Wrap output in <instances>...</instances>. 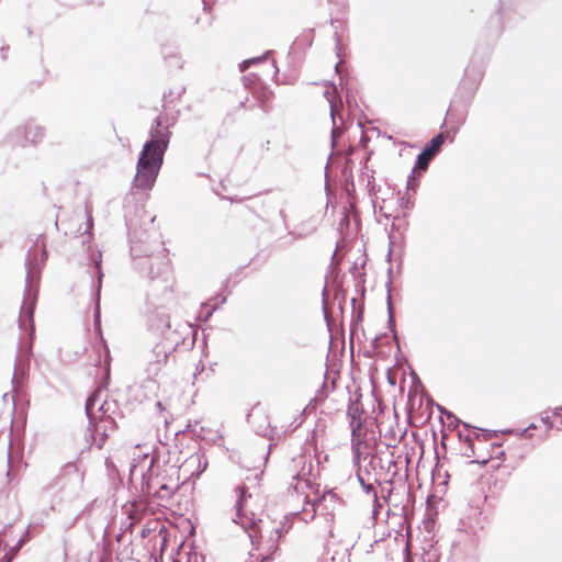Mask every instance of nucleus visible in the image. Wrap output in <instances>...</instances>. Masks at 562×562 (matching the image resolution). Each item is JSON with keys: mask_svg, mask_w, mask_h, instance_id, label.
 <instances>
[{"mask_svg": "<svg viewBox=\"0 0 562 562\" xmlns=\"http://www.w3.org/2000/svg\"><path fill=\"white\" fill-rule=\"evenodd\" d=\"M272 98H273V92L266 87H261L259 89V91L257 92V99L259 100L260 105L262 108H266L267 104L272 100Z\"/></svg>", "mask_w": 562, "mask_h": 562, "instance_id": "nucleus-10", "label": "nucleus"}, {"mask_svg": "<svg viewBox=\"0 0 562 562\" xmlns=\"http://www.w3.org/2000/svg\"><path fill=\"white\" fill-rule=\"evenodd\" d=\"M108 438H109L108 427L105 425L98 424L95 426V435H94V438H93L94 445L99 449H102L104 443H105V441L108 440Z\"/></svg>", "mask_w": 562, "mask_h": 562, "instance_id": "nucleus-8", "label": "nucleus"}, {"mask_svg": "<svg viewBox=\"0 0 562 562\" xmlns=\"http://www.w3.org/2000/svg\"><path fill=\"white\" fill-rule=\"evenodd\" d=\"M171 274V268L168 262H164L160 266H151L149 270L150 280L164 279L165 281H169V276Z\"/></svg>", "mask_w": 562, "mask_h": 562, "instance_id": "nucleus-7", "label": "nucleus"}, {"mask_svg": "<svg viewBox=\"0 0 562 562\" xmlns=\"http://www.w3.org/2000/svg\"><path fill=\"white\" fill-rule=\"evenodd\" d=\"M443 143L445 135L442 133L434 137L430 140L429 145L418 155L416 168L420 170H426L428 168L430 160L440 150Z\"/></svg>", "mask_w": 562, "mask_h": 562, "instance_id": "nucleus-5", "label": "nucleus"}, {"mask_svg": "<svg viewBox=\"0 0 562 562\" xmlns=\"http://www.w3.org/2000/svg\"><path fill=\"white\" fill-rule=\"evenodd\" d=\"M236 492L238 494L237 501H236L237 513L240 516H243L244 510H245V502H246L247 497H250V494H248L247 488L245 486L237 487Z\"/></svg>", "mask_w": 562, "mask_h": 562, "instance_id": "nucleus-9", "label": "nucleus"}, {"mask_svg": "<svg viewBox=\"0 0 562 562\" xmlns=\"http://www.w3.org/2000/svg\"><path fill=\"white\" fill-rule=\"evenodd\" d=\"M467 442L471 450L469 457H473L472 462L481 465L487 464L490 461H497L493 468H498L501 462L505 459V449L502 443L491 442L487 440L485 434H477L474 438H468Z\"/></svg>", "mask_w": 562, "mask_h": 562, "instance_id": "nucleus-3", "label": "nucleus"}, {"mask_svg": "<svg viewBox=\"0 0 562 562\" xmlns=\"http://www.w3.org/2000/svg\"><path fill=\"white\" fill-rule=\"evenodd\" d=\"M272 554H273V553L271 552L269 555L263 557V558H262V560H261V562H272Z\"/></svg>", "mask_w": 562, "mask_h": 562, "instance_id": "nucleus-12", "label": "nucleus"}, {"mask_svg": "<svg viewBox=\"0 0 562 562\" xmlns=\"http://www.w3.org/2000/svg\"><path fill=\"white\" fill-rule=\"evenodd\" d=\"M148 324L150 330L161 336V340L151 350L149 363L157 366L166 364L169 355L178 346L180 337L176 330L171 329L170 316L168 314L153 311L148 316Z\"/></svg>", "mask_w": 562, "mask_h": 562, "instance_id": "nucleus-2", "label": "nucleus"}, {"mask_svg": "<svg viewBox=\"0 0 562 562\" xmlns=\"http://www.w3.org/2000/svg\"><path fill=\"white\" fill-rule=\"evenodd\" d=\"M16 551H18V549H13V548H12V549H10V552H9V553H7V554L3 557V559H2V560H3L4 562H11V561H12V559H13V557L15 555Z\"/></svg>", "mask_w": 562, "mask_h": 562, "instance_id": "nucleus-11", "label": "nucleus"}, {"mask_svg": "<svg viewBox=\"0 0 562 562\" xmlns=\"http://www.w3.org/2000/svg\"><path fill=\"white\" fill-rule=\"evenodd\" d=\"M290 526H286L283 521L274 522L269 537V550L274 553L278 550V543L280 539L288 533Z\"/></svg>", "mask_w": 562, "mask_h": 562, "instance_id": "nucleus-6", "label": "nucleus"}, {"mask_svg": "<svg viewBox=\"0 0 562 562\" xmlns=\"http://www.w3.org/2000/svg\"><path fill=\"white\" fill-rule=\"evenodd\" d=\"M414 181V178H412V180L407 181V184H408V189H414V187L412 186V182Z\"/></svg>", "mask_w": 562, "mask_h": 562, "instance_id": "nucleus-13", "label": "nucleus"}, {"mask_svg": "<svg viewBox=\"0 0 562 562\" xmlns=\"http://www.w3.org/2000/svg\"><path fill=\"white\" fill-rule=\"evenodd\" d=\"M363 414L364 411L360 403L355 402L348 406L347 417L349 419V426L351 429V447L357 458H359L367 448V429L363 426Z\"/></svg>", "mask_w": 562, "mask_h": 562, "instance_id": "nucleus-4", "label": "nucleus"}, {"mask_svg": "<svg viewBox=\"0 0 562 562\" xmlns=\"http://www.w3.org/2000/svg\"><path fill=\"white\" fill-rule=\"evenodd\" d=\"M171 133L167 126H162L159 119L150 128V139L146 142L140 151L134 186L142 190H149L154 186L161 165L165 151L168 148Z\"/></svg>", "mask_w": 562, "mask_h": 562, "instance_id": "nucleus-1", "label": "nucleus"}]
</instances>
